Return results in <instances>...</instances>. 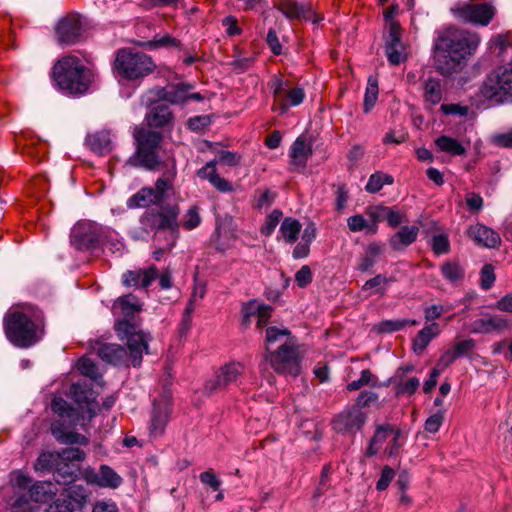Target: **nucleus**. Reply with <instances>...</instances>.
<instances>
[{
  "mask_svg": "<svg viewBox=\"0 0 512 512\" xmlns=\"http://www.w3.org/2000/svg\"><path fill=\"white\" fill-rule=\"evenodd\" d=\"M283 214L280 210H273L265 220L264 225L261 228V233L265 236H270L272 232L275 230L276 226L279 224Z\"/></svg>",
  "mask_w": 512,
  "mask_h": 512,
  "instance_id": "6e6d98bb",
  "label": "nucleus"
},
{
  "mask_svg": "<svg viewBox=\"0 0 512 512\" xmlns=\"http://www.w3.org/2000/svg\"><path fill=\"white\" fill-rule=\"evenodd\" d=\"M172 120V112L164 104L157 105L146 115L147 124L150 127H164Z\"/></svg>",
  "mask_w": 512,
  "mask_h": 512,
  "instance_id": "72a5a7b5",
  "label": "nucleus"
},
{
  "mask_svg": "<svg viewBox=\"0 0 512 512\" xmlns=\"http://www.w3.org/2000/svg\"><path fill=\"white\" fill-rule=\"evenodd\" d=\"M114 67L117 73L127 80H137L151 74L156 68L153 59L130 48L120 49L115 58Z\"/></svg>",
  "mask_w": 512,
  "mask_h": 512,
  "instance_id": "6e6552de",
  "label": "nucleus"
},
{
  "mask_svg": "<svg viewBox=\"0 0 512 512\" xmlns=\"http://www.w3.org/2000/svg\"><path fill=\"white\" fill-rule=\"evenodd\" d=\"M453 15L463 21L487 26L495 15V8L489 3H458L452 8Z\"/></svg>",
  "mask_w": 512,
  "mask_h": 512,
  "instance_id": "f8f14e48",
  "label": "nucleus"
},
{
  "mask_svg": "<svg viewBox=\"0 0 512 512\" xmlns=\"http://www.w3.org/2000/svg\"><path fill=\"white\" fill-rule=\"evenodd\" d=\"M40 312L30 304L11 306L3 317V330L6 338L20 348H27L38 341L37 321Z\"/></svg>",
  "mask_w": 512,
  "mask_h": 512,
  "instance_id": "20e7f679",
  "label": "nucleus"
},
{
  "mask_svg": "<svg viewBox=\"0 0 512 512\" xmlns=\"http://www.w3.org/2000/svg\"><path fill=\"white\" fill-rule=\"evenodd\" d=\"M419 322L408 319L384 320L378 324L379 332L392 333L404 329L407 325L416 326Z\"/></svg>",
  "mask_w": 512,
  "mask_h": 512,
  "instance_id": "79ce46f5",
  "label": "nucleus"
},
{
  "mask_svg": "<svg viewBox=\"0 0 512 512\" xmlns=\"http://www.w3.org/2000/svg\"><path fill=\"white\" fill-rule=\"evenodd\" d=\"M179 214L180 208L177 204L161 206L145 211L140 223L146 232H154V242H160L162 232L168 231L167 248L172 249L179 237Z\"/></svg>",
  "mask_w": 512,
  "mask_h": 512,
  "instance_id": "39448f33",
  "label": "nucleus"
},
{
  "mask_svg": "<svg viewBox=\"0 0 512 512\" xmlns=\"http://www.w3.org/2000/svg\"><path fill=\"white\" fill-rule=\"evenodd\" d=\"M468 236L487 248H496L501 244V237L496 231L479 223L469 227Z\"/></svg>",
  "mask_w": 512,
  "mask_h": 512,
  "instance_id": "aec40b11",
  "label": "nucleus"
},
{
  "mask_svg": "<svg viewBox=\"0 0 512 512\" xmlns=\"http://www.w3.org/2000/svg\"><path fill=\"white\" fill-rule=\"evenodd\" d=\"M419 228L417 226H403L396 234L389 239L390 247L399 251L411 245L417 239Z\"/></svg>",
  "mask_w": 512,
  "mask_h": 512,
  "instance_id": "bb28decb",
  "label": "nucleus"
},
{
  "mask_svg": "<svg viewBox=\"0 0 512 512\" xmlns=\"http://www.w3.org/2000/svg\"><path fill=\"white\" fill-rule=\"evenodd\" d=\"M77 509H79V502H72L66 494H62L49 506L47 512H74Z\"/></svg>",
  "mask_w": 512,
  "mask_h": 512,
  "instance_id": "8fccbe9b",
  "label": "nucleus"
},
{
  "mask_svg": "<svg viewBox=\"0 0 512 512\" xmlns=\"http://www.w3.org/2000/svg\"><path fill=\"white\" fill-rule=\"evenodd\" d=\"M419 386H420V380L417 377L408 378L407 380L401 381L397 385V394L398 395H403V394L412 395L413 393L416 392V390L419 388Z\"/></svg>",
  "mask_w": 512,
  "mask_h": 512,
  "instance_id": "052dcab7",
  "label": "nucleus"
},
{
  "mask_svg": "<svg viewBox=\"0 0 512 512\" xmlns=\"http://www.w3.org/2000/svg\"><path fill=\"white\" fill-rule=\"evenodd\" d=\"M264 360L278 374L296 377L301 372L302 353L297 340L287 328L266 329Z\"/></svg>",
  "mask_w": 512,
  "mask_h": 512,
  "instance_id": "7ed1b4c3",
  "label": "nucleus"
},
{
  "mask_svg": "<svg viewBox=\"0 0 512 512\" xmlns=\"http://www.w3.org/2000/svg\"><path fill=\"white\" fill-rule=\"evenodd\" d=\"M115 330L121 340L127 341L129 355L124 347L115 343L95 341L92 349L107 363L121 365L130 362L134 367L139 366L143 353L148 352V336L128 320L118 321Z\"/></svg>",
  "mask_w": 512,
  "mask_h": 512,
  "instance_id": "f03ea898",
  "label": "nucleus"
},
{
  "mask_svg": "<svg viewBox=\"0 0 512 512\" xmlns=\"http://www.w3.org/2000/svg\"><path fill=\"white\" fill-rule=\"evenodd\" d=\"M145 47L149 49L159 48V47H178L179 41L169 34H165L161 37H155L153 40L148 41L143 44Z\"/></svg>",
  "mask_w": 512,
  "mask_h": 512,
  "instance_id": "13d9d810",
  "label": "nucleus"
},
{
  "mask_svg": "<svg viewBox=\"0 0 512 512\" xmlns=\"http://www.w3.org/2000/svg\"><path fill=\"white\" fill-rule=\"evenodd\" d=\"M245 367L241 362H229L222 365L213 378L208 379L203 385L206 395L226 390L232 384H238L244 374Z\"/></svg>",
  "mask_w": 512,
  "mask_h": 512,
  "instance_id": "9d476101",
  "label": "nucleus"
},
{
  "mask_svg": "<svg viewBox=\"0 0 512 512\" xmlns=\"http://www.w3.org/2000/svg\"><path fill=\"white\" fill-rule=\"evenodd\" d=\"M378 92L379 91L377 81L370 77L368 80V85L364 96L363 110L365 113H369L371 109L374 107L378 99Z\"/></svg>",
  "mask_w": 512,
  "mask_h": 512,
  "instance_id": "de8ad7c7",
  "label": "nucleus"
},
{
  "mask_svg": "<svg viewBox=\"0 0 512 512\" xmlns=\"http://www.w3.org/2000/svg\"><path fill=\"white\" fill-rule=\"evenodd\" d=\"M99 241L98 228L91 222L77 223L71 233L70 242L78 250L94 248Z\"/></svg>",
  "mask_w": 512,
  "mask_h": 512,
  "instance_id": "2eb2a0df",
  "label": "nucleus"
},
{
  "mask_svg": "<svg viewBox=\"0 0 512 512\" xmlns=\"http://www.w3.org/2000/svg\"><path fill=\"white\" fill-rule=\"evenodd\" d=\"M347 225L351 232H360L363 230H367L369 232L370 225L368 224L366 219L360 214L350 216L347 219Z\"/></svg>",
  "mask_w": 512,
  "mask_h": 512,
  "instance_id": "680f3d73",
  "label": "nucleus"
},
{
  "mask_svg": "<svg viewBox=\"0 0 512 512\" xmlns=\"http://www.w3.org/2000/svg\"><path fill=\"white\" fill-rule=\"evenodd\" d=\"M215 163V161L208 162L198 170L197 175L202 179L208 180L218 191L231 192L233 190L232 184L217 174Z\"/></svg>",
  "mask_w": 512,
  "mask_h": 512,
  "instance_id": "a878e982",
  "label": "nucleus"
},
{
  "mask_svg": "<svg viewBox=\"0 0 512 512\" xmlns=\"http://www.w3.org/2000/svg\"><path fill=\"white\" fill-rule=\"evenodd\" d=\"M481 95L494 103H512V62L497 67L487 75Z\"/></svg>",
  "mask_w": 512,
  "mask_h": 512,
  "instance_id": "1a4fd4ad",
  "label": "nucleus"
},
{
  "mask_svg": "<svg viewBox=\"0 0 512 512\" xmlns=\"http://www.w3.org/2000/svg\"><path fill=\"white\" fill-rule=\"evenodd\" d=\"M70 395L81 408L86 407L90 418L94 417L100 411V407L94 402L92 391L86 387L74 383L71 385Z\"/></svg>",
  "mask_w": 512,
  "mask_h": 512,
  "instance_id": "5701e85b",
  "label": "nucleus"
},
{
  "mask_svg": "<svg viewBox=\"0 0 512 512\" xmlns=\"http://www.w3.org/2000/svg\"><path fill=\"white\" fill-rule=\"evenodd\" d=\"M385 52L391 65H399L408 58L406 45L401 41V27L395 21L390 22L389 36L386 41Z\"/></svg>",
  "mask_w": 512,
  "mask_h": 512,
  "instance_id": "ddd939ff",
  "label": "nucleus"
},
{
  "mask_svg": "<svg viewBox=\"0 0 512 512\" xmlns=\"http://www.w3.org/2000/svg\"><path fill=\"white\" fill-rule=\"evenodd\" d=\"M509 328L508 320L501 315L483 314L471 324L473 333H500Z\"/></svg>",
  "mask_w": 512,
  "mask_h": 512,
  "instance_id": "f3484780",
  "label": "nucleus"
},
{
  "mask_svg": "<svg viewBox=\"0 0 512 512\" xmlns=\"http://www.w3.org/2000/svg\"><path fill=\"white\" fill-rule=\"evenodd\" d=\"M78 370L82 375L87 376L92 380L96 381L101 378V374L99 373L96 364L88 358H81L78 361Z\"/></svg>",
  "mask_w": 512,
  "mask_h": 512,
  "instance_id": "3c124183",
  "label": "nucleus"
},
{
  "mask_svg": "<svg viewBox=\"0 0 512 512\" xmlns=\"http://www.w3.org/2000/svg\"><path fill=\"white\" fill-rule=\"evenodd\" d=\"M378 382V378L371 373L370 370L365 369L361 371L360 378L358 380L352 381L347 385L348 391H356L362 388L363 386H372L376 387Z\"/></svg>",
  "mask_w": 512,
  "mask_h": 512,
  "instance_id": "49530a36",
  "label": "nucleus"
},
{
  "mask_svg": "<svg viewBox=\"0 0 512 512\" xmlns=\"http://www.w3.org/2000/svg\"><path fill=\"white\" fill-rule=\"evenodd\" d=\"M480 43L477 33L456 26H446L436 33L433 43V62L441 75L460 72L468 58L473 55Z\"/></svg>",
  "mask_w": 512,
  "mask_h": 512,
  "instance_id": "f257e3e1",
  "label": "nucleus"
},
{
  "mask_svg": "<svg viewBox=\"0 0 512 512\" xmlns=\"http://www.w3.org/2000/svg\"><path fill=\"white\" fill-rule=\"evenodd\" d=\"M382 210H385V206L371 207L366 212L372 222L369 227V232L372 234L376 233L378 222L384 220L385 213Z\"/></svg>",
  "mask_w": 512,
  "mask_h": 512,
  "instance_id": "bf43d9fd",
  "label": "nucleus"
},
{
  "mask_svg": "<svg viewBox=\"0 0 512 512\" xmlns=\"http://www.w3.org/2000/svg\"><path fill=\"white\" fill-rule=\"evenodd\" d=\"M441 272L445 279L454 282L463 277V269L456 262H446L441 266Z\"/></svg>",
  "mask_w": 512,
  "mask_h": 512,
  "instance_id": "603ef678",
  "label": "nucleus"
},
{
  "mask_svg": "<svg viewBox=\"0 0 512 512\" xmlns=\"http://www.w3.org/2000/svg\"><path fill=\"white\" fill-rule=\"evenodd\" d=\"M440 334V328L437 323H430L424 326L413 340L414 351L420 355L427 348L433 338Z\"/></svg>",
  "mask_w": 512,
  "mask_h": 512,
  "instance_id": "c756f323",
  "label": "nucleus"
},
{
  "mask_svg": "<svg viewBox=\"0 0 512 512\" xmlns=\"http://www.w3.org/2000/svg\"><path fill=\"white\" fill-rule=\"evenodd\" d=\"M116 303L121 308L122 314L125 316L133 315L141 309V305L137 298L131 294L118 298Z\"/></svg>",
  "mask_w": 512,
  "mask_h": 512,
  "instance_id": "09e8293b",
  "label": "nucleus"
},
{
  "mask_svg": "<svg viewBox=\"0 0 512 512\" xmlns=\"http://www.w3.org/2000/svg\"><path fill=\"white\" fill-rule=\"evenodd\" d=\"M133 138L135 140V152L128 159L127 164L149 171L160 169L163 162L159 157V149L163 135L157 131L135 127Z\"/></svg>",
  "mask_w": 512,
  "mask_h": 512,
  "instance_id": "423d86ee",
  "label": "nucleus"
},
{
  "mask_svg": "<svg viewBox=\"0 0 512 512\" xmlns=\"http://www.w3.org/2000/svg\"><path fill=\"white\" fill-rule=\"evenodd\" d=\"M453 309L452 305H431L424 309V318L427 322L434 323L433 321L440 318L442 314L447 313Z\"/></svg>",
  "mask_w": 512,
  "mask_h": 512,
  "instance_id": "5fc2aeb1",
  "label": "nucleus"
},
{
  "mask_svg": "<svg viewBox=\"0 0 512 512\" xmlns=\"http://www.w3.org/2000/svg\"><path fill=\"white\" fill-rule=\"evenodd\" d=\"M241 312L244 325H249L251 317L255 316L257 318V327L263 328L267 325L272 315V307L267 304L258 303L256 300H251L242 306Z\"/></svg>",
  "mask_w": 512,
  "mask_h": 512,
  "instance_id": "6ab92c4d",
  "label": "nucleus"
},
{
  "mask_svg": "<svg viewBox=\"0 0 512 512\" xmlns=\"http://www.w3.org/2000/svg\"><path fill=\"white\" fill-rule=\"evenodd\" d=\"M53 495L52 484L49 482H36L29 488V496L35 502H46Z\"/></svg>",
  "mask_w": 512,
  "mask_h": 512,
  "instance_id": "58836bf2",
  "label": "nucleus"
},
{
  "mask_svg": "<svg viewBox=\"0 0 512 512\" xmlns=\"http://www.w3.org/2000/svg\"><path fill=\"white\" fill-rule=\"evenodd\" d=\"M435 145L440 151L453 156H463L467 152V147H465L461 142L445 135L438 137L435 140Z\"/></svg>",
  "mask_w": 512,
  "mask_h": 512,
  "instance_id": "c9c22d12",
  "label": "nucleus"
},
{
  "mask_svg": "<svg viewBox=\"0 0 512 512\" xmlns=\"http://www.w3.org/2000/svg\"><path fill=\"white\" fill-rule=\"evenodd\" d=\"M393 182L394 178L391 175L377 171L369 177L365 189L369 193H377L385 184L391 185Z\"/></svg>",
  "mask_w": 512,
  "mask_h": 512,
  "instance_id": "ea45409f",
  "label": "nucleus"
},
{
  "mask_svg": "<svg viewBox=\"0 0 512 512\" xmlns=\"http://www.w3.org/2000/svg\"><path fill=\"white\" fill-rule=\"evenodd\" d=\"M395 476L394 470L389 466H384L381 472V476L376 483V489L378 491H384L388 488L389 484Z\"/></svg>",
  "mask_w": 512,
  "mask_h": 512,
  "instance_id": "774afa93",
  "label": "nucleus"
},
{
  "mask_svg": "<svg viewBox=\"0 0 512 512\" xmlns=\"http://www.w3.org/2000/svg\"><path fill=\"white\" fill-rule=\"evenodd\" d=\"M59 464V455L57 452H43L41 453L34 463L36 471H47Z\"/></svg>",
  "mask_w": 512,
  "mask_h": 512,
  "instance_id": "a19ab883",
  "label": "nucleus"
},
{
  "mask_svg": "<svg viewBox=\"0 0 512 512\" xmlns=\"http://www.w3.org/2000/svg\"><path fill=\"white\" fill-rule=\"evenodd\" d=\"M166 166L168 169L164 172L162 177L157 179L155 186L152 187V191L154 192L158 203L162 202L167 197V193L173 189V182L176 176L175 159H169Z\"/></svg>",
  "mask_w": 512,
  "mask_h": 512,
  "instance_id": "4be33fe9",
  "label": "nucleus"
},
{
  "mask_svg": "<svg viewBox=\"0 0 512 512\" xmlns=\"http://www.w3.org/2000/svg\"><path fill=\"white\" fill-rule=\"evenodd\" d=\"M158 276V271L155 266H151L148 269H139L135 271H127L123 275V283L124 285L130 287H141L147 288L152 281H154Z\"/></svg>",
  "mask_w": 512,
  "mask_h": 512,
  "instance_id": "393cba45",
  "label": "nucleus"
},
{
  "mask_svg": "<svg viewBox=\"0 0 512 512\" xmlns=\"http://www.w3.org/2000/svg\"><path fill=\"white\" fill-rule=\"evenodd\" d=\"M301 227V223L297 219L291 217L285 218L279 230L282 239L288 244L295 243L299 237Z\"/></svg>",
  "mask_w": 512,
  "mask_h": 512,
  "instance_id": "e433bc0d",
  "label": "nucleus"
},
{
  "mask_svg": "<svg viewBox=\"0 0 512 512\" xmlns=\"http://www.w3.org/2000/svg\"><path fill=\"white\" fill-rule=\"evenodd\" d=\"M378 400V395L372 391H363L361 392L357 399L353 408H358L362 410L365 407H369L372 403Z\"/></svg>",
  "mask_w": 512,
  "mask_h": 512,
  "instance_id": "69168bd1",
  "label": "nucleus"
},
{
  "mask_svg": "<svg viewBox=\"0 0 512 512\" xmlns=\"http://www.w3.org/2000/svg\"><path fill=\"white\" fill-rule=\"evenodd\" d=\"M384 246L380 243L372 242L368 244L364 254L360 258L357 268L365 272L375 265L377 258L383 253Z\"/></svg>",
  "mask_w": 512,
  "mask_h": 512,
  "instance_id": "f704fd0d",
  "label": "nucleus"
},
{
  "mask_svg": "<svg viewBox=\"0 0 512 512\" xmlns=\"http://www.w3.org/2000/svg\"><path fill=\"white\" fill-rule=\"evenodd\" d=\"M273 90L272 110L285 114L291 106L300 105L305 99V92L301 87L290 88L288 83L281 79H274L270 84Z\"/></svg>",
  "mask_w": 512,
  "mask_h": 512,
  "instance_id": "9b49d317",
  "label": "nucleus"
},
{
  "mask_svg": "<svg viewBox=\"0 0 512 512\" xmlns=\"http://www.w3.org/2000/svg\"><path fill=\"white\" fill-rule=\"evenodd\" d=\"M171 413V403L168 399L155 401L151 414L150 435L157 437L163 434Z\"/></svg>",
  "mask_w": 512,
  "mask_h": 512,
  "instance_id": "a211bd4d",
  "label": "nucleus"
},
{
  "mask_svg": "<svg viewBox=\"0 0 512 512\" xmlns=\"http://www.w3.org/2000/svg\"><path fill=\"white\" fill-rule=\"evenodd\" d=\"M278 10L289 20L311 19L312 10L308 6L300 5L291 0H283L278 4Z\"/></svg>",
  "mask_w": 512,
  "mask_h": 512,
  "instance_id": "7c9ffc66",
  "label": "nucleus"
},
{
  "mask_svg": "<svg viewBox=\"0 0 512 512\" xmlns=\"http://www.w3.org/2000/svg\"><path fill=\"white\" fill-rule=\"evenodd\" d=\"M56 482L69 484L75 481L77 475L75 469L67 463H59L53 473Z\"/></svg>",
  "mask_w": 512,
  "mask_h": 512,
  "instance_id": "37998d69",
  "label": "nucleus"
},
{
  "mask_svg": "<svg viewBox=\"0 0 512 512\" xmlns=\"http://www.w3.org/2000/svg\"><path fill=\"white\" fill-rule=\"evenodd\" d=\"M201 221L200 209L193 205L183 215L180 225L186 230H193L201 224Z\"/></svg>",
  "mask_w": 512,
  "mask_h": 512,
  "instance_id": "a18cd8bd",
  "label": "nucleus"
},
{
  "mask_svg": "<svg viewBox=\"0 0 512 512\" xmlns=\"http://www.w3.org/2000/svg\"><path fill=\"white\" fill-rule=\"evenodd\" d=\"M152 204H158L157 198L152 191V187L142 188L127 201V206L129 208L147 207Z\"/></svg>",
  "mask_w": 512,
  "mask_h": 512,
  "instance_id": "4c0bfd02",
  "label": "nucleus"
},
{
  "mask_svg": "<svg viewBox=\"0 0 512 512\" xmlns=\"http://www.w3.org/2000/svg\"><path fill=\"white\" fill-rule=\"evenodd\" d=\"M401 431L393 427L391 437L389 438L388 446L385 449V453L389 456H395L398 454L402 442H400Z\"/></svg>",
  "mask_w": 512,
  "mask_h": 512,
  "instance_id": "e2e57ef3",
  "label": "nucleus"
},
{
  "mask_svg": "<svg viewBox=\"0 0 512 512\" xmlns=\"http://www.w3.org/2000/svg\"><path fill=\"white\" fill-rule=\"evenodd\" d=\"M51 409L60 417L70 418L75 412L74 409L68 404V402L60 397H55L52 400Z\"/></svg>",
  "mask_w": 512,
  "mask_h": 512,
  "instance_id": "4d7b16f0",
  "label": "nucleus"
},
{
  "mask_svg": "<svg viewBox=\"0 0 512 512\" xmlns=\"http://www.w3.org/2000/svg\"><path fill=\"white\" fill-rule=\"evenodd\" d=\"M422 97L424 108L432 110L443 98L442 85L439 79L434 77L427 78L422 87Z\"/></svg>",
  "mask_w": 512,
  "mask_h": 512,
  "instance_id": "b1692460",
  "label": "nucleus"
},
{
  "mask_svg": "<svg viewBox=\"0 0 512 512\" xmlns=\"http://www.w3.org/2000/svg\"><path fill=\"white\" fill-rule=\"evenodd\" d=\"M91 482L100 487L115 489L122 483V478L109 466L102 465L98 473H94Z\"/></svg>",
  "mask_w": 512,
  "mask_h": 512,
  "instance_id": "c85d7f7f",
  "label": "nucleus"
},
{
  "mask_svg": "<svg viewBox=\"0 0 512 512\" xmlns=\"http://www.w3.org/2000/svg\"><path fill=\"white\" fill-rule=\"evenodd\" d=\"M366 414L358 408H348L333 419V428L337 432L355 434L366 422Z\"/></svg>",
  "mask_w": 512,
  "mask_h": 512,
  "instance_id": "4468645a",
  "label": "nucleus"
},
{
  "mask_svg": "<svg viewBox=\"0 0 512 512\" xmlns=\"http://www.w3.org/2000/svg\"><path fill=\"white\" fill-rule=\"evenodd\" d=\"M431 248L436 255L448 253L450 250L448 236L446 234L434 235L431 239Z\"/></svg>",
  "mask_w": 512,
  "mask_h": 512,
  "instance_id": "864d4df0",
  "label": "nucleus"
},
{
  "mask_svg": "<svg viewBox=\"0 0 512 512\" xmlns=\"http://www.w3.org/2000/svg\"><path fill=\"white\" fill-rule=\"evenodd\" d=\"M313 274L308 265H303L295 274V281L300 288H305L312 282Z\"/></svg>",
  "mask_w": 512,
  "mask_h": 512,
  "instance_id": "338daca9",
  "label": "nucleus"
},
{
  "mask_svg": "<svg viewBox=\"0 0 512 512\" xmlns=\"http://www.w3.org/2000/svg\"><path fill=\"white\" fill-rule=\"evenodd\" d=\"M393 426L390 424L379 425L376 427L375 433L370 440L369 446L366 449L365 455L372 457L376 455L383 444L391 437Z\"/></svg>",
  "mask_w": 512,
  "mask_h": 512,
  "instance_id": "2f4dec72",
  "label": "nucleus"
},
{
  "mask_svg": "<svg viewBox=\"0 0 512 512\" xmlns=\"http://www.w3.org/2000/svg\"><path fill=\"white\" fill-rule=\"evenodd\" d=\"M57 454L59 455V463H67L72 466H74V462H82L86 457L83 450L74 447L65 448Z\"/></svg>",
  "mask_w": 512,
  "mask_h": 512,
  "instance_id": "c03bdc74",
  "label": "nucleus"
},
{
  "mask_svg": "<svg viewBox=\"0 0 512 512\" xmlns=\"http://www.w3.org/2000/svg\"><path fill=\"white\" fill-rule=\"evenodd\" d=\"M53 74L60 89L72 94L86 92L93 78L91 70L86 68L80 59L73 55L58 60L54 65Z\"/></svg>",
  "mask_w": 512,
  "mask_h": 512,
  "instance_id": "0eeeda50",
  "label": "nucleus"
},
{
  "mask_svg": "<svg viewBox=\"0 0 512 512\" xmlns=\"http://www.w3.org/2000/svg\"><path fill=\"white\" fill-rule=\"evenodd\" d=\"M86 144L91 151L98 155H104L112 150V142L108 131L102 130L89 134Z\"/></svg>",
  "mask_w": 512,
  "mask_h": 512,
  "instance_id": "cd10ccee",
  "label": "nucleus"
},
{
  "mask_svg": "<svg viewBox=\"0 0 512 512\" xmlns=\"http://www.w3.org/2000/svg\"><path fill=\"white\" fill-rule=\"evenodd\" d=\"M66 496L71 499L72 502H79V509L86 502V492L81 486H71L65 491Z\"/></svg>",
  "mask_w": 512,
  "mask_h": 512,
  "instance_id": "0e129e2a",
  "label": "nucleus"
},
{
  "mask_svg": "<svg viewBox=\"0 0 512 512\" xmlns=\"http://www.w3.org/2000/svg\"><path fill=\"white\" fill-rule=\"evenodd\" d=\"M56 37L62 45H72L76 43L82 32V23L79 15L68 14L61 18L55 28Z\"/></svg>",
  "mask_w": 512,
  "mask_h": 512,
  "instance_id": "dca6fc26",
  "label": "nucleus"
},
{
  "mask_svg": "<svg viewBox=\"0 0 512 512\" xmlns=\"http://www.w3.org/2000/svg\"><path fill=\"white\" fill-rule=\"evenodd\" d=\"M312 153V145L306 136L297 137L290 148L291 164L296 168H305Z\"/></svg>",
  "mask_w": 512,
  "mask_h": 512,
  "instance_id": "412c9836",
  "label": "nucleus"
},
{
  "mask_svg": "<svg viewBox=\"0 0 512 512\" xmlns=\"http://www.w3.org/2000/svg\"><path fill=\"white\" fill-rule=\"evenodd\" d=\"M188 86L177 85L171 86L167 89H157L156 95L158 98L167 101L171 104H179L188 101Z\"/></svg>",
  "mask_w": 512,
  "mask_h": 512,
  "instance_id": "473e14b6",
  "label": "nucleus"
}]
</instances>
